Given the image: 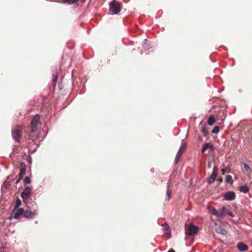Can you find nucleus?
I'll use <instances>...</instances> for the list:
<instances>
[{
  "mask_svg": "<svg viewBox=\"0 0 252 252\" xmlns=\"http://www.w3.org/2000/svg\"><path fill=\"white\" fill-rule=\"evenodd\" d=\"M224 199L227 201H232L235 199L236 195L234 191H229L224 195Z\"/></svg>",
  "mask_w": 252,
  "mask_h": 252,
  "instance_id": "nucleus-9",
  "label": "nucleus"
},
{
  "mask_svg": "<svg viewBox=\"0 0 252 252\" xmlns=\"http://www.w3.org/2000/svg\"><path fill=\"white\" fill-rule=\"evenodd\" d=\"M171 194H172L171 190L169 189H168L166 191V195L167 196V200L168 201H169L170 200V199L171 198Z\"/></svg>",
  "mask_w": 252,
  "mask_h": 252,
  "instance_id": "nucleus-24",
  "label": "nucleus"
},
{
  "mask_svg": "<svg viewBox=\"0 0 252 252\" xmlns=\"http://www.w3.org/2000/svg\"><path fill=\"white\" fill-rule=\"evenodd\" d=\"M4 252V248L2 246V244L0 242V252Z\"/></svg>",
  "mask_w": 252,
  "mask_h": 252,
  "instance_id": "nucleus-29",
  "label": "nucleus"
},
{
  "mask_svg": "<svg viewBox=\"0 0 252 252\" xmlns=\"http://www.w3.org/2000/svg\"><path fill=\"white\" fill-rule=\"evenodd\" d=\"M180 158V157H177V156L176 157V158H175V162L176 163H177L179 162Z\"/></svg>",
  "mask_w": 252,
  "mask_h": 252,
  "instance_id": "nucleus-31",
  "label": "nucleus"
},
{
  "mask_svg": "<svg viewBox=\"0 0 252 252\" xmlns=\"http://www.w3.org/2000/svg\"><path fill=\"white\" fill-rule=\"evenodd\" d=\"M53 78L52 81L53 82L55 83L58 79V72L57 70H54L52 74Z\"/></svg>",
  "mask_w": 252,
  "mask_h": 252,
  "instance_id": "nucleus-19",
  "label": "nucleus"
},
{
  "mask_svg": "<svg viewBox=\"0 0 252 252\" xmlns=\"http://www.w3.org/2000/svg\"><path fill=\"white\" fill-rule=\"evenodd\" d=\"M23 127L21 126H16L12 129V138L17 142L21 140L22 135Z\"/></svg>",
  "mask_w": 252,
  "mask_h": 252,
  "instance_id": "nucleus-2",
  "label": "nucleus"
},
{
  "mask_svg": "<svg viewBox=\"0 0 252 252\" xmlns=\"http://www.w3.org/2000/svg\"><path fill=\"white\" fill-rule=\"evenodd\" d=\"M244 169L247 172H251V168L250 167H249V166L246 164V163H244Z\"/></svg>",
  "mask_w": 252,
  "mask_h": 252,
  "instance_id": "nucleus-28",
  "label": "nucleus"
},
{
  "mask_svg": "<svg viewBox=\"0 0 252 252\" xmlns=\"http://www.w3.org/2000/svg\"><path fill=\"white\" fill-rule=\"evenodd\" d=\"M201 131L204 136H206L207 135L208 132L207 127L206 126L202 127L201 128Z\"/></svg>",
  "mask_w": 252,
  "mask_h": 252,
  "instance_id": "nucleus-21",
  "label": "nucleus"
},
{
  "mask_svg": "<svg viewBox=\"0 0 252 252\" xmlns=\"http://www.w3.org/2000/svg\"><path fill=\"white\" fill-rule=\"evenodd\" d=\"M24 213V209L23 208H14L12 213L11 214L9 219L12 218L15 219H18L21 215Z\"/></svg>",
  "mask_w": 252,
  "mask_h": 252,
  "instance_id": "nucleus-4",
  "label": "nucleus"
},
{
  "mask_svg": "<svg viewBox=\"0 0 252 252\" xmlns=\"http://www.w3.org/2000/svg\"><path fill=\"white\" fill-rule=\"evenodd\" d=\"M227 214L231 217H233L234 216V214L231 212L228 211L227 212Z\"/></svg>",
  "mask_w": 252,
  "mask_h": 252,
  "instance_id": "nucleus-30",
  "label": "nucleus"
},
{
  "mask_svg": "<svg viewBox=\"0 0 252 252\" xmlns=\"http://www.w3.org/2000/svg\"><path fill=\"white\" fill-rule=\"evenodd\" d=\"M220 131V128L219 126H216L214 127V128L213 129L212 131V132L213 133H215V134H217L219 133Z\"/></svg>",
  "mask_w": 252,
  "mask_h": 252,
  "instance_id": "nucleus-25",
  "label": "nucleus"
},
{
  "mask_svg": "<svg viewBox=\"0 0 252 252\" xmlns=\"http://www.w3.org/2000/svg\"><path fill=\"white\" fill-rule=\"evenodd\" d=\"M82 0V1H85L86 0Z\"/></svg>",
  "mask_w": 252,
  "mask_h": 252,
  "instance_id": "nucleus-37",
  "label": "nucleus"
},
{
  "mask_svg": "<svg viewBox=\"0 0 252 252\" xmlns=\"http://www.w3.org/2000/svg\"><path fill=\"white\" fill-rule=\"evenodd\" d=\"M210 149L211 151H213L214 149L213 145L211 143H205L203 146L202 147L201 150V153H203L207 149Z\"/></svg>",
  "mask_w": 252,
  "mask_h": 252,
  "instance_id": "nucleus-13",
  "label": "nucleus"
},
{
  "mask_svg": "<svg viewBox=\"0 0 252 252\" xmlns=\"http://www.w3.org/2000/svg\"><path fill=\"white\" fill-rule=\"evenodd\" d=\"M11 176H9L3 184V186L5 188H8L10 185V180H12V179H11Z\"/></svg>",
  "mask_w": 252,
  "mask_h": 252,
  "instance_id": "nucleus-16",
  "label": "nucleus"
},
{
  "mask_svg": "<svg viewBox=\"0 0 252 252\" xmlns=\"http://www.w3.org/2000/svg\"><path fill=\"white\" fill-rule=\"evenodd\" d=\"M37 129L33 127L31 128V131L29 134V139L34 141L38 138V134L37 132Z\"/></svg>",
  "mask_w": 252,
  "mask_h": 252,
  "instance_id": "nucleus-6",
  "label": "nucleus"
},
{
  "mask_svg": "<svg viewBox=\"0 0 252 252\" xmlns=\"http://www.w3.org/2000/svg\"><path fill=\"white\" fill-rule=\"evenodd\" d=\"M210 211L213 215L219 218V211H218L215 208L211 207Z\"/></svg>",
  "mask_w": 252,
  "mask_h": 252,
  "instance_id": "nucleus-18",
  "label": "nucleus"
},
{
  "mask_svg": "<svg viewBox=\"0 0 252 252\" xmlns=\"http://www.w3.org/2000/svg\"><path fill=\"white\" fill-rule=\"evenodd\" d=\"M218 172V167L215 166L214 167L213 171V173H212V175L207 179V182L209 184H212V183H213L215 181L216 178L217 177Z\"/></svg>",
  "mask_w": 252,
  "mask_h": 252,
  "instance_id": "nucleus-7",
  "label": "nucleus"
},
{
  "mask_svg": "<svg viewBox=\"0 0 252 252\" xmlns=\"http://www.w3.org/2000/svg\"><path fill=\"white\" fill-rule=\"evenodd\" d=\"M22 204V202L20 199H17L14 208H20V206Z\"/></svg>",
  "mask_w": 252,
  "mask_h": 252,
  "instance_id": "nucleus-22",
  "label": "nucleus"
},
{
  "mask_svg": "<svg viewBox=\"0 0 252 252\" xmlns=\"http://www.w3.org/2000/svg\"><path fill=\"white\" fill-rule=\"evenodd\" d=\"M219 180L221 182V181H222V179H221V178H220V179H219Z\"/></svg>",
  "mask_w": 252,
  "mask_h": 252,
  "instance_id": "nucleus-36",
  "label": "nucleus"
},
{
  "mask_svg": "<svg viewBox=\"0 0 252 252\" xmlns=\"http://www.w3.org/2000/svg\"><path fill=\"white\" fill-rule=\"evenodd\" d=\"M32 189L29 187H27L21 194L22 198L25 200L28 199L31 195Z\"/></svg>",
  "mask_w": 252,
  "mask_h": 252,
  "instance_id": "nucleus-8",
  "label": "nucleus"
},
{
  "mask_svg": "<svg viewBox=\"0 0 252 252\" xmlns=\"http://www.w3.org/2000/svg\"><path fill=\"white\" fill-rule=\"evenodd\" d=\"M27 170L26 165L24 162H21L20 164V173L19 176L21 178H23L24 175L26 174Z\"/></svg>",
  "mask_w": 252,
  "mask_h": 252,
  "instance_id": "nucleus-12",
  "label": "nucleus"
},
{
  "mask_svg": "<svg viewBox=\"0 0 252 252\" xmlns=\"http://www.w3.org/2000/svg\"><path fill=\"white\" fill-rule=\"evenodd\" d=\"M228 210L225 207H223L220 211H219V218H222L225 217V215L227 214Z\"/></svg>",
  "mask_w": 252,
  "mask_h": 252,
  "instance_id": "nucleus-14",
  "label": "nucleus"
},
{
  "mask_svg": "<svg viewBox=\"0 0 252 252\" xmlns=\"http://www.w3.org/2000/svg\"><path fill=\"white\" fill-rule=\"evenodd\" d=\"M164 229H165V230H166V231H168V230H169V226L167 225H166L165 226H164Z\"/></svg>",
  "mask_w": 252,
  "mask_h": 252,
  "instance_id": "nucleus-33",
  "label": "nucleus"
},
{
  "mask_svg": "<svg viewBox=\"0 0 252 252\" xmlns=\"http://www.w3.org/2000/svg\"><path fill=\"white\" fill-rule=\"evenodd\" d=\"M122 5L118 2L113 0L110 4V11L113 15L118 14L121 10Z\"/></svg>",
  "mask_w": 252,
  "mask_h": 252,
  "instance_id": "nucleus-3",
  "label": "nucleus"
},
{
  "mask_svg": "<svg viewBox=\"0 0 252 252\" xmlns=\"http://www.w3.org/2000/svg\"><path fill=\"white\" fill-rule=\"evenodd\" d=\"M24 183L26 184H30L31 183V178L29 177H28V176L26 177L25 179H24Z\"/></svg>",
  "mask_w": 252,
  "mask_h": 252,
  "instance_id": "nucleus-27",
  "label": "nucleus"
},
{
  "mask_svg": "<svg viewBox=\"0 0 252 252\" xmlns=\"http://www.w3.org/2000/svg\"><path fill=\"white\" fill-rule=\"evenodd\" d=\"M37 205L35 203L30 207L28 204H27V208L24 210V217L28 219H32L37 215Z\"/></svg>",
  "mask_w": 252,
  "mask_h": 252,
  "instance_id": "nucleus-1",
  "label": "nucleus"
},
{
  "mask_svg": "<svg viewBox=\"0 0 252 252\" xmlns=\"http://www.w3.org/2000/svg\"><path fill=\"white\" fill-rule=\"evenodd\" d=\"M168 252H175L173 249H170Z\"/></svg>",
  "mask_w": 252,
  "mask_h": 252,
  "instance_id": "nucleus-35",
  "label": "nucleus"
},
{
  "mask_svg": "<svg viewBox=\"0 0 252 252\" xmlns=\"http://www.w3.org/2000/svg\"><path fill=\"white\" fill-rule=\"evenodd\" d=\"M189 234V235H194L197 233L198 231V227L190 224L188 227Z\"/></svg>",
  "mask_w": 252,
  "mask_h": 252,
  "instance_id": "nucleus-10",
  "label": "nucleus"
},
{
  "mask_svg": "<svg viewBox=\"0 0 252 252\" xmlns=\"http://www.w3.org/2000/svg\"><path fill=\"white\" fill-rule=\"evenodd\" d=\"M236 247L240 252H246L249 249V247L243 242L238 243Z\"/></svg>",
  "mask_w": 252,
  "mask_h": 252,
  "instance_id": "nucleus-11",
  "label": "nucleus"
},
{
  "mask_svg": "<svg viewBox=\"0 0 252 252\" xmlns=\"http://www.w3.org/2000/svg\"><path fill=\"white\" fill-rule=\"evenodd\" d=\"M22 178H21L19 176V178L16 181V184H18L21 181Z\"/></svg>",
  "mask_w": 252,
  "mask_h": 252,
  "instance_id": "nucleus-32",
  "label": "nucleus"
},
{
  "mask_svg": "<svg viewBox=\"0 0 252 252\" xmlns=\"http://www.w3.org/2000/svg\"><path fill=\"white\" fill-rule=\"evenodd\" d=\"M225 181L227 183H233V180H232V177L230 175H227L226 177Z\"/></svg>",
  "mask_w": 252,
  "mask_h": 252,
  "instance_id": "nucleus-26",
  "label": "nucleus"
},
{
  "mask_svg": "<svg viewBox=\"0 0 252 252\" xmlns=\"http://www.w3.org/2000/svg\"><path fill=\"white\" fill-rule=\"evenodd\" d=\"M41 124L40 116L36 115L33 117L31 122V128L34 127L37 129V126Z\"/></svg>",
  "mask_w": 252,
  "mask_h": 252,
  "instance_id": "nucleus-5",
  "label": "nucleus"
},
{
  "mask_svg": "<svg viewBox=\"0 0 252 252\" xmlns=\"http://www.w3.org/2000/svg\"><path fill=\"white\" fill-rule=\"evenodd\" d=\"M216 120L214 115H210L208 118V124L212 126L215 123Z\"/></svg>",
  "mask_w": 252,
  "mask_h": 252,
  "instance_id": "nucleus-17",
  "label": "nucleus"
},
{
  "mask_svg": "<svg viewBox=\"0 0 252 252\" xmlns=\"http://www.w3.org/2000/svg\"><path fill=\"white\" fill-rule=\"evenodd\" d=\"M238 189L244 193H247L249 191V188L247 185L239 186Z\"/></svg>",
  "mask_w": 252,
  "mask_h": 252,
  "instance_id": "nucleus-15",
  "label": "nucleus"
},
{
  "mask_svg": "<svg viewBox=\"0 0 252 252\" xmlns=\"http://www.w3.org/2000/svg\"><path fill=\"white\" fill-rule=\"evenodd\" d=\"M78 0H62V2L71 4L76 2Z\"/></svg>",
  "mask_w": 252,
  "mask_h": 252,
  "instance_id": "nucleus-20",
  "label": "nucleus"
},
{
  "mask_svg": "<svg viewBox=\"0 0 252 252\" xmlns=\"http://www.w3.org/2000/svg\"><path fill=\"white\" fill-rule=\"evenodd\" d=\"M221 172H222V174H223V175H224V174H225V169H221Z\"/></svg>",
  "mask_w": 252,
  "mask_h": 252,
  "instance_id": "nucleus-34",
  "label": "nucleus"
},
{
  "mask_svg": "<svg viewBox=\"0 0 252 252\" xmlns=\"http://www.w3.org/2000/svg\"><path fill=\"white\" fill-rule=\"evenodd\" d=\"M184 146L181 147L180 150L178 152L176 156L180 158L184 152Z\"/></svg>",
  "mask_w": 252,
  "mask_h": 252,
  "instance_id": "nucleus-23",
  "label": "nucleus"
}]
</instances>
